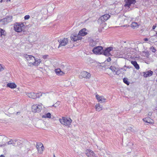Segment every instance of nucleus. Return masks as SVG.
I'll return each instance as SVG.
<instances>
[{
    "instance_id": "nucleus-19",
    "label": "nucleus",
    "mask_w": 157,
    "mask_h": 157,
    "mask_svg": "<svg viewBox=\"0 0 157 157\" xmlns=\"http://www.w3.org/2000/svg\"><path fill=\"white\" fill-rule=\"evenodd\" d=\"M131 63L134 66L136 69L137 70H138L140 68L139 65L137 63L136 61H132L131 62Z\"/></svg>"
},
{
    "instance_id": "nucleus-23",
    "label": "nucleus",
    "mask_w": 157,
    "mask_h": 157,
    "mask_svg": "<svg viewBox=\"0 0 157 157\" xmlns=\"http://www.w3.org/2000/svg\"><path fill=\"white\" fill-rule=\"evenodd\" d=\"M139 25L136 22H133L132 23L131 25V27L133 29H135L136 28H137Z\"/></svg>"
},
{
    "instance_id": "nucleus-29",
    "label": "nucleus",
    "mask_w": 157,
    "mask_h": 157,
    "mask_svg": "<svg viewBox=\"0 0 157 157\" xmlns=\"http://www.w3.org/2000/svg\"><path fill=\"white\" fill-rule=\"evenodd\" d=\"M109 69L113 72H115L116 68L115 67L111 66L110 67Z\"/></svg>"
},
{
    "instance_id": "nucleus-42",
    "label": "nucleus",
    "mask_w": 157,
    "mask_h": 157,
    "mask_svg": "<svg viewBox=\"0 0 157 157\" xmlns=\"http://www.w3.org/2000/svg\"><path fill=\"white\" fill-rule=\"evenodd\" d=\"M144 40L145 41H147L148 40V39L147 38H145L144 39Z\"/></svg>"
},
{
    "instance_id": "nucleus-38",
    "label": "nucleus",
    "mask_w": 157,
    "mask_h": 157,
    "mask_svg": "<svg viewBox=\"0 0 157 157\" xmlns=\"http://www.w3.org/2000/svg\"><path fill=\"white\" fill-rule=\"evenodd\" d=\"M107 61L108 62H110L111 60V59L110 58V57H109L107 59Z\"/></svg>"
},
{
    "instance_id": "nucleus-41",
    "label": "nucleus",
    "mask_w": 157,
    "mask_h": 157,
    "mask_svg": "<svg viewBox=\"0 0 157 157\" xmlns=\"http://www.w3.org/2000/svg\"><path fill=\"white\" fill-rule=\"evenodd\" d=\"M148 115L149 116H151L152 115V113L151 112H148Z\"/></svg>"
},
{
    "instance_id": "nucleus-39",
    "label": "nucleus",
    "mask_w": 157,
    "mask_h": 157,
    "mask_svg": "<svg viewBox=\"0 0 157 157\" xmlns=\"http://www.w3.org/2000/svg\"><path fill=\"white\" fill-rule=\"evenodd\" d=\"M36 94H37V95H39V96H40V97L42 95V94L41 92L37 93Z\"/></svg>"
},
{
    "instance_id": "nucleus-13",
    "label": "nucleus",
    "mask_w": 157,
    "mask_h": 157,
    "mask_svg": "<svg viewBox=\"0 0 157 157\" xmlns=\"http://www.w3.org/2000/svg\"><path fill=\"white\" fill-rule=\"evenodd\" d=\"M81 76L84 78H89L90 77V74L89 73H88L86 71H83L81 73Z\"/></svg>"
},
{
    "instance_id": "nucleus-15",
    "label": "nucleus",
    "mask_w": 157,
    "mask_h": 157,
    "mask_svg": "<svg viewBox=\"0 0 157 157\" xmlns=\"http://www.w3.org/2000/svg\"><path fill=\"white\" fill-rule=\"evenodd\" d=\"M10 141L7 142L8 144L10 145L12 144L13 146H16L15 145V143L14 142H16L18 140L17 139H15L13 140L12 139H10Z\"/></svg>"
},
{
    "instance_id": "nucleus-55",
    "label": "nucleus",
    "mask_w": 157,
    "mask_h": 157,
    "mask_svg": "<svg viewBox=\"0 0 157 157\" xmlns=\"http://www.w3.org/2000/svg\"><path fill=\"white\" fill-rule=\"evenodd\" d=\"M29 63H32V62L30 61V62H29Z\"/></svg>"
},
{
    "instance_id": "nucleus-45",
    "label": "nucleus",
    "mask_w": 157,
    "mask_h": 157,
    "mask_svg": "<svg viewBox=\"0 0 157 157\" xmlns=\"http://www.w3.org/2000/svg\"><path fill=\"white\" fill-rule=\"evenodd\" d=\"M124 67H126L127 68H130V67H129V66H126L125 65Z\"/></svg>"
},
{
    "instance_id": "nucleus-17",
    "label": "nucleus",
    "mask_w": 157,
    "mask_h": 157,
    "mask_svg": "<svg viewBox=\"0 0 157 157\" xmlns=\"http://www.w3.org/2000/svg\"><path fill=\"white\" fill-rule=\"evenodd\" d=\"M24 56L28 61H30L31 60L35 58V57L31 55H28L27 54L24 55Z\"/></svg>"
},
{
    "instance_id": "nucleus-57",
    "label": "nucleus",
    "mask_w": 157,
    "mask_h": 157,
    "mask_svg": "<svg viewBox=\"0 0 157 157\" xmlns=\"http://www.w3.org/2000/svg\"><path fill=\"white\" fill-rule=\"evenodd\" d=\"M1 120L0 119V121H1Z\"/></svg>"
},
{
    "instance_id": "nucleus-26",
    "label": "nucleus",
    "mask_w": 157,
    "mask_h": 157,
    "mask_svg": "<svg viewBox=\"0 0 157 157\" xmlns=\"http://www.w3.org/2000/svg\"><path fill=\"white\" fill-rule=\"evenodd\" d=\"M42 144L40 142L36 143V147L38 152L39 151L40 149V147Z\"/></svg>"
},
{
    "instance_id": "nucleus-12",
    "label": "nucleus",
    "mask_w": 157,
    "mask_h": 157,
    "mask_svg": "<svg viewBox=\"0 0 157 157\" xmlns=\"http://www.w3.org/2000/svg\"><path fill=\"white\" fill-rule=\"evenodd\" d=\"M110 17V16L108 14H106L101 17L98 20H101V21L105 22Z\"/></svg>"
},
{
    "instance_id": "nucleus-2",
    "label": "nucleus",
    "mask_w": 157,
    "mask_h": 157,
    "mask_svg": "<svg viewBox=\"0 0 157 157\" xmlns=\"http://www.w3.org/2000/svg\"><path fill=\"white\" fill-rule=\"evenodd\" d=\"M12 16H6L5 17L0 20V26H2L6 25L8 23L11 22L12 20Z\"/></svg>"
},
{
    "instance_id": "nucleus-35",
    "label": "nucleus",
    "mask_w": 157,
    "mask_h": 157,
    "mask_svg": "<svg viewBox=\"0 0 157 157\" xmlns=\"http://www.w3.org/2000/svg\"><path fill=\"white\" fill-rule=\"evenodd\" d=\"M17 141V145H19L22 144L21 141L19 140V141L18 140Z\"/></svg>"
},
{
    "instance_id": "nucleus-27",
    "label": "nucleus",
    "mask_w": 157,
    "mask_h": 157,
    "mask_svg": "<svg viewBox=\"0 0 157 157\" xmlns=\"http://www.w3.org/2000/svg\"><path fill=\"white\" fill-rule=\"evenodd\" d=\"M127 130L128 132H134L135 130L133 129V127L132 126L128 127V128L126 129Z\"/></svg>"
},
{
    "instance_id": "nucleus-44",
    "label": "nucleus",
    "mask_w": 157,
    "mask_h": 157,
    "mask_svg": "<svg viewBox=\"0 0 157 157\" xmlns=\"http://www.w3.org/2000/svg\"><path fill=\"white\" fill-rule=\"evenodd\" d=\"M6 145V144H0V147H2V146H5Z\"/></svg>"
},
{
    "instance_id": "nucleus-11",
    "label": "nucleus",
    "mask_w": 157,
    "mask_h": 157,
    "mask_svg": "<svg viewBox=\"0 0 157 157\" xmlns=\"http://www.w3.org/2000/svg\"><path fill=\"white\" fill-rule=\"evenodd\" d=\"M27 95L30 98L34 99H36L37 98H40V96H39V95H37L34 92L28 93H27Z\"/></svg>"
},
{
    "instance_id": "nucleus-10",
    "label": "nucleus",
    "mask_w": 157,
    "mask_h": 157,
    "mask_svg": "<svg viewBox=\"0 0 157 157\" xmlns=\"http://www.w3.org/2000/svg\"><path fill=\"white\" fill-rule=\"evenodd\" d=\"M58 41L59 43L58 47V48H59L60 47L66 45L68 42V40L67 38H64L62 40H60L59 41L58 40Z\"/></svg>"
},
{
    "instance_id": "nucleus-25",
    "label": "nucleus",
    "mask_w": 157,
    "mask_h": 157,
    "mask_svg": "<svg viewBox=\"0 0 157 157\" xmlns=\"http://www.w3.org/2000/svg\"><path fill=\"white\" fill-rule=\"evenodd\" d=\"M106 100V99L103 96H101L98 101L100 102V103H102L105 102Z\"/></svg>"
},
{
    "instance_id": "nucleus-40",
    "label": "nucleus",
    "mask_w": 157,
    "mask_h": 157,
    "mask_svg": "<svg viewBox=\"0 0 157 157\" xmlns=\"http://www.w3.org/2000/svg\"><path fill=\"white\" fill-rule=\"evenodd\" d=\"M44 147L43 144L40 147V149L41 148V149L42 151H43V149H44Z\"/></svg>"
},
{
    "instance_id": "nucleus-47",
    "label": "nucleus",
    "mask_w": 157,
    "mask_h": 157,
    "mask_svg": "<svg viewBox=\"0 0 157 157\" xmlns=\"http://www.w3.org/2000/svg\"><path fill=\"white\" fill-rule=\"evenodd\" d=\"M6 0H1L0 1L1 3H2L3 1L4 2Z\"/></svg>"
},
{
    "instance_id": "nucleus-51",
    "label": "nucleus",
    "mask_w": 157,
    "mask_h": 157,
    "mask_svg": "<svg viewBox=\"0 0 157 157\" xmlns=\"http://www.w3.org/2000/svg\"><path fill=\"white\" fill-rule=\"evenodd\" d=\"M52 106H54V107H56V105H53Z\"/></svg>"
},
{
    "instance_id": "nucleus-32",
    "label": "nucleus",
    "mask_w": 157,
    "mask_h": 157,
    "mask_svg": "<svg viewBox=\"0 0 157 157\" xmlns=\"http://www.w3.org/2000/svg\"><path fill=\"white\" fill-rule=\"evenodd\" d=\"M30 18V16L29 15H25L24 17V19L25 20H28Z\"/></svg>"
},
{
    "instance_id": "nucleus-9",
    "label": "nucleus",
    "mask_w": 157,
    "mask_h": 157,
    "mask_svg": "<svg viewBox=\"0 0 157 157\" xmlns=\"http://www.w3.org/2000/svg\"><path fill=\"white\" fill-rule=\"evenodd\" d=\"M86 154L88 157H97L94 151L90 149H87L86 151Z\"/></svg>"
},
{
    "instance_id": "nucleus-21",
    "label": "nucleus",
    "mask_w": 157,
    "mask_h": 157,
    "mask_svg": "<svg viewBox=\"0 0 157 157\" xmlns=\"http://www.w3.org/2000/svg\"><path fill=\"white\" fill-rule=\"evenodd\" d=\"M55 71L56 74L58 75H61L64 74V73L59 68L56 69Z\"/></svg>"
},
{
    "instance_id": "nucleus-48",
    "label": "nucleus",
    "mask_w": 157,
    "mask_h": 157,
    "mask_svg": "<svg viewBox=\"0 0 157 157\" xmlns=\"http://www.w3.org/2000/svg\"><path fill=\"white\" fill-rule=\"evenodd\" d=\"M98 31H99V32H101V30L100 29H98Z\"/></svg>"
},
{
    "instance_id": "nucleus-53",
    "label": "nucleus",
    "mask_w": 157,
    "mask_h": 157,
    "mask_svg": "<svg viewBox=\"0 0 157 157\" xmlns=\"http://www.w3.org/2000/svg\"><path fill=\"white\" fill-rule=\"evenodd\" d=\"M53 157H55V155L54 154L53 155Z\"/></svg>"
},
{
    "instance_id": "nucleus-43",
    "label": "nucleus",
    "mask_w": 157,
    "mask_h": 157,
    "mask_svg": "<svg viewBox=\"0 0 157 157\" xmlns=\"http://www.w3.org/2000/svg\"><path fill=\"white\" fill-rule=\"evenodd\" d=\"M156 27V26L155 25H154L152 27V29H154Z\"/></svg>"
},
{
    "instance_id": "nucleus-22",
    "label": "nucleus",
    "mask_w": 157,
    "mask_h": 157,
    "mask_svg": "<svg viewBox=\"0 0 157 157\" xmlns=\"http://www.w3.org/2000/svg\"><path fill=\"white\" fill-rule=\"evenodd\" d=\"M95 108L96 111H99L102 110V106L101 105L99 104H97L95 106Z\"/></svg>"
},
{
    "instance_id": "nucleus-3",
    "label": "nucleus",
    "mask_w": 157,
    "mask_h": 157,
    "mask_svg": "<svg viewBox=\"0 0 157 157\" xmlns=\"http://www.w3.org/2000/svg\"><path fill=\"white\" fill-rule=\"evenodd\" d=\"M59 121L61 124L67 126H68L70 125L72 121L71 118H69V119H67L64 117H63L62 119H59Z\"/></svg>"
},
{
    "instance_id": "nucleus-7",
    "label": "nucleus",
    "mask_w": 157,
    "mask_h": 157,
    "mask_svg": "<svg viewBox=\"0 0 157 157\" xmlns=\"http://www.w3.org/2000/svg\"><path fill=\"white\" fill-rule=\"evenodd\" d=\"M42 109V105H33L32 106V111L33 112L39 113L40 112L41 110Z\"/></svg>"
},
{
    "instance_id": "nucleus-24",
    "label": "nucleus",
    "mask_w": 157,
    "mask_h": 157,
    "mask_svg": "<svg viewBox=\"0 0 157 157\" xmlns=\"http://www.w3.org/2000/svg\"><path fill=\"white\" fill-rule=\"evenodd\" d=\"M51 117V114L49 113H48L46 114H45L42 116V117L43 118H50Z\"/></svg>"
},
{
    "instance_id": "nucleus-30",
    "label": "nucleus",
    "mask_w": 157,
    "mask_h": 157,
    "mask_svg": "<svg viewBox=\"0 0 157 157\" xmlns=\"http://www.w3.org/2000/svg\"><path fill=\"white\" fill-rule=\"evenodd\" d=\"M5 32V30H3V29L0 28V33H1V35H3L5 36V34L4 33Z\"/></svg>"
},
{
    "instance_id": "nucleus-8",
    "label": "nucleus",
    "mask_w": 157,
    "mask_h": 157,
    "mask_svg": "<svg viewBox=\"0 0 157 157\" xmlns=\"http://www.w3.org/2000/svg\"><path fill=\"white\" fill-rule=\"evenodd\" d=\"M125 4L124 6L125 7H130L132 4H134L136 2V0H124Z\"/></svg>"
},
{
    "instance_id": "nucleus-36",
    "label": "nucleus",
    "mask_w": 157,
    "mask_h": 157,
    "mask_svg": "<svg viewBox=\"0 0 157 157\" xmlns=\"http://www.w3.org/2000/svg\"><path fill=\"white\" fill-rule=\"evenodd\" d=\"M100 97L101 96H100L98 94H97L96 95V98L98 100V99L100 98Z\"/></svg>"
},
{
    "instance_id": "nucleus-33",
    "label": "nucleus",
    "mask_w": 157,
    "mask_h": 157,
    "mask_svg": "<svg viewBox=\"0 0 157 157\" xmlns=\"http://www.w3.org/2000/svg\"><path fill=\"white\" fill-rule=\"evenodd\" d=\"M151 50L153 52H155V49L154 47H152L150 48Z\"/></svg>"
},
{
    "instance_id": "nucleus-20",
    "label": "nucleus",
    "mask_w": 157,
    "mask_h": 157,
    "mask_svg": "<svg viewBox=\"0 0 157 157\" xmlns=\"http://www.w3.org/2000/svg\"><path fill=\"white\" fill-rule=\"evenodd\" d=\"M35 60V62L34 63H33L32 64L34 65L38 66L39 65L40 63L41 62V60L40 59H34Z\"/></svg>"
},
{
    "instance_id": "nucleus-28",
    "label": "nucleus",
    "mask_w": 157,
    "mask_h": 157,
    "mask_svg": "<svg viewBox=\"0 0 157 157\" xmlns=\"http://www.w3.org/2000/svg\"><path fill=\"white\" fill-rule=\"evenodd\" d=\"M123 81L124 83L128 85L130 84V82L128 81V79L127 78H124L123 79Z\"/></svg>"
},
{
    "instance_id": "nucleus-54",
    "label": "nucleus",
    "mask_w": 157,
    "mask_h": 157,
    "mask_svg": "<svg viewBox=\"0 0 157 157\" xmlns=\"http://www.w3.org/2000/svg\"><path fill=\"white\" fill-rule=\"evenodd\" d=\"M90 46H92V45H91V44H90Z\"/></svg>"
},
{
    "instance_id": "nucleus-4",
    "label": "nucleus",
    "mask_w": 157,
    "mask_h": 157,
    "mask_svg": "<svg viewBox=\"0 0 157 157\" xmlns=\"http://www.w3.org/2000/svg\"><path fill=\"white\" fill-rule=\"evenodd\" d=\"M17 25H15L14 26V28L15 31L20 33L23 31V28H24L25 26L23 23H17Z\"/></svg>"
},
{
    "instance_id": "nucleus-16",
    "label": "nucleus",
    "mask_w": 157,
    "mask_h": 157,
    "mask_svg": "<svg viewBox=\"0 0 157 157\" xmlns=\"http://www.w3.org/2000/svg\"><path fill=\"white\" fill-rule=\"evenodd\" d=\"M143 120L145 122L149 124H152L154 123L153 120L149 117L144 118Z\"/></svg>"
},
{
    "instance_id": "nucleus-6",
    "label": "nucleus",
    "mask_w": 157,
    "mask_h": 157,
    "mask_svg": "<svg viewBox=\"0 0 157 157\" xmlns=\"http://www.w3.org/2000/svg\"><path fill=\"white\" fill-rule=\"evenodd\" d=\"M103 47L99 46L94 47L92 49L93 53L96 55H102Z\"/></svg>"
},
{
    "instance_id": "nucleus-5",
    "label": "nucleus",
    "mask_w": 157,
    "mask_h": 157,
    "mask_svg": "<svg viewBox=\"0 0 157 157\" xmlns=\"http://www.w3.org/2000/svg\"><path fill=\"white\" fill-rule=\"evenodd\" d=\"M113 49V48L112 47H109L105 48V49H103L102 54L106 56H112V55L110 53V52Z\"/></svg>"
},
{
    "instance_id": "nucleus-50",
    "label": "nucleus",
    "mask_w": 157,
    "mask_h": 157,
    "mask_svg": "<svg viewBox=\"0 0 157 157\" xmlns=\"http://www.w3.org/2000/svg\"><path fill=\"white\" fill-rule=\"evenodd\" d=\"M156 35H157V31L156 32V34H155V35H154V36H156Z\"/></svg>"
},
{
    "instance_id": "nucleus-37",
    "label": "nucleus",
    "mask_w": 157,
    "mask_h": 157,
    "mask_svg": "<svg viewBox=\"0 0 157 157\" xmlns=\"http://www.w3.org/2000/svg\"><path fill=\"white\" fill-rule=\"evenodd\" d=\"M48 56V55H44L43 56V58L44 59H46Z\"/></svg>"
},
{
    "instance_id": "nucleus-1",
    "label": "nucleus",
    "mask_w": 157,
    "mask_h": 157,
    "mask_svg": "<svg viewBox=\"0 0 157 157\" xmlns=\"http://www.w3.org/2000/svg\"><path fill=\"white\" fill-rule=\"evenodd\" d=\"M86 29L83 28L79 31L78 34L75 33L72 34L70 37L71 40L74 42L81 40L82 39L81 36H85L87 34V33L86 32Z\"/></svg>"
},
{
    "instance_id": "nucleus-46",
    "label": "nucleus",
    "mask_w": 157,
    "mask_h": 157,
    "mask_svg": "<svg viewBox=\"0 0 157 157\" xmlns=\"http://www.w3.org/2000/svg\"><path fill=\"white\" fill-rule=\"evenodd\" d=\"M0 157H5L3 155H0Z\"/></svg>"
},
{
    "instance_id": "nucleus-56",
    "label": "nucleus",
    "mask_w": 157,
    "mask_h": 157,
    "mask_svg": "<svg viewBox=\"0 0 157 157\" xmlns=\"http://www.w3.org/2000/svg\"><path fill=\"white\" fill-rule=\"evenodd\" d=\"M156 82H157V79L156 80Z\"/></svg>"
},
{
    "instance_id": "nucleus-31",
    "label": "nucleus",
    "mask_w": 157,
    "mask_h": 157,
    "mask_svg": "<svg viewBox=\"0 0 157 157\" xmlns=\"http://www.w3.org/2000/svg\"><path fill=\"white\" fill-rule=\"evenodd\" d=\"M115 74L118 75L121 73V71H120V70H118L116 71H115Z\"/></svg>"
},
{
    "instance_id": "nucleus-18",
    "label": "nucleus",
    "mask_w": 157,
    "mask_h": 157,
    "mask_svg": "<svg viewBox=\"0 0 157 157\" xmlns=\"http://www.w3.org/2000/svg\"><path fill=\"white\" fill-rule=\"evenodd\" d=\"M17 86L14 83H10L7 84V87L11 89H14Z\"/></svg>"
},
{
    "instance_id": "nucleus-52",
    "label": "nucleus",
    "mask_w": 157,
    "mask_h": 157,
    "mask_svg": "<svg viewBox=\"0 0 157 157\" xmlns=\"http://www.w3.org/2000/svg\"><path fill=\"white\" fill-rule=\"evenodd\" d=\"M2 35H1V33H0V36H2Z\"/></svg>"
},
{
    "instance_id": "nucleus-14",
    "label": "nucleus",
    "mask_w": 157,
    "mask_h": 157,
    "mask_svg": "<svg viewBox=\"0 0 157 157\" xmlns=\"http://www.w3.org/2000/svg\"><path fill=\"white\" fill-rule=\"evenodd\" d=\"M143 74L144 77L147 78L152 76L153 75V72L151 70H149L146 72H143Z\"/></svg>"
},
{
    "instance_id": "nucleus-49",
    "label": "nucleus",
    "mask_w": 157,
    "mask_h": 157,
    "mask_svg": "<svg viewBox=\"0 0 157 157\" xmlns=\"http://www.w3.org/2000/svg\"><path fill=\"white\" fill-rule=\"evenodd\" d=\"M121 69L123 70L124 71H126V70L125 69H124V68H121Z\"/></svg>"
},
{
    "instance_id": "nucleus-34",
    "label": "nucleus",
    "mask_w": 157,
    "mask_h": 157,
    "mask_svg": "<svg viewBox=\"0 0 157 157\" xmlns=\"http://www.w3.org/2000/svg\"><path fill=\"white\" fill-rule=\"evenodd\" d=\"M4 70V68L0 64V72Z\"/></svg>"
}]
</instances>
